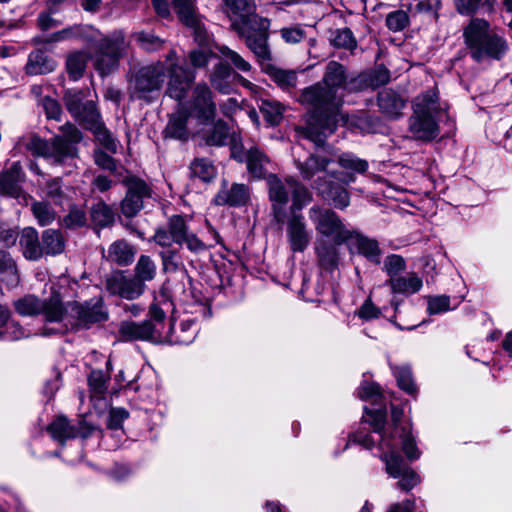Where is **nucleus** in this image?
Wrapping results in <instances>:
<instances>
[{
    "instance_id": "obj_35",
    "label": "nucleus",
    "mask_w": 512,
    "mask_h": 512,
    "mask_svg": "<svg viewBox=\"0 0 512 512\" xmlns=\"http://www.w3.org/2000/svg\"><path fill=\"white\" fill-rule=\"evenodd\" d=\"M42 256H56L65 249V240L62 233L57 229H46L41 235Z\"/></svg>"
},
{
    "instance_id": "obj_25",
    "label": "nucleus",
    "mask_w": 512,
    "mask_h": 512,
    "mask_svg": "<svg viewBox=\"0 0 512 512\" xmlns=\"http://www.w3.org/2000/svg\"><path fill=\"white\" fill-rule=\"evenodd\" d=\"M42 305L41 315H43L46 323H67L70 302L64 303L58 291L52 290L50 296L42 300Z\"/></svg>"
},
{
    "instance_id": "obj_49",
    "label": "nucleus",
    "mask_w": 512,
    "mask_h": 512,
    "mask_svg": "<svg viewBox=\"0 0 512 512\" xmlns=\"http://www.w3.org/2000/svg\"><path fill=\"white\" fill-rule=\"evenodd\" d=\"M15 310L21 316H35L41 314L42 299L34 295H26L14 303Z\"/></svg>"
},
{
    "instance_id": "obj_32",
    "label": "nucleus",
    "mask_w": 512,
    "mask_h": 512,
    "mask_svg": "<svg viewBox=\"0 0 512 512\" xmlns=\"http://www.w3.org/2000/svg\"><path fill=\"white\" fill-rule=\"evenodd\" d=\"M338 163L342 168L351 171V173H341L338 176L332 175V177L344 184H349L356 180L354 173L363 174L368 169V162L366 160L360 159L351 153L342 154L338 158Z\"/></svg>"
},
{
    "instance_id": "obj_31",
    "label": "nucleus",
    "mask_w": 512,
    "mask_h": 512,
    "mask_svg": "<svg viewBox=\"0 0 512 512\" xmlns=\"http://www.w3.org/2000/svg\"><path fill=\"white\" fill-rule=\"evenodd\" d=\"M19 245L23 256L30 261H37L42 257L41 241L38 232L33 227H25L19 237Z\"/></svg>"
},
{
    "instance_id": "obj_27",
    "label": "nucleus",
    "mask_w": 512,
    "mask_h": 512,
    "mask_svg": "<svg viewBox=\"0 0 512 512\" xmlns=\"http://www.w3.org/2000/svg\"><path fill=\"white\" fill-rule=\"evenodd\" d=\"M250 192L245 184L233 183L231 186L224 184L214 198L217 205L243 206L248 203Z\"/></svg>"
},
{
    "instance_id": "obj_38",
    "label": "nucleus",
    "mask_w": 512,
    "mask_h": 512,
    "mask_svg": "<svg viewBox=\"0 0 512 512\" xmlns=\"http://www.w3.org/2000/svg\"><path fill=\"white\" fill-rule=\"evenodd\" d=\"M95 135L97 141L108 151L115 153L118 147V141L113 137L110 131L104 126L101 121L100 114L96 117L94 122H88L85 126Z\"/></svg>"
},
{
    "instance_id": "obj_3",
    "label": "nucleus",
    "mask_w": 512,
    "mask_h": 512,
    "mask_svg": "<svg viewBox=\"0 0 512 512\" xmlns=\"http://www.w3.org/2000/svg\"><path fill=\"white\" fill-rule=\"evenodd\" d=\"M60 134L49 140L33 136L27 143L26 149L33 155L52 159L56 164H62L68 159L78 156L77 145L82 141V132L72 123L59 127Z\"/></svg>"
},
{
    "instance_id": "obj_33",
    "label": "nucleus",
    "mask_w": 512,
    "mask_h": 512,
    "mask_svg": "<svg viewBox=\"0 0 512 512\" xmlns=\"http://www.w3.org/2000/svg\"><path fill=\"white\" fill-rule=\"evenodd\" d=\"M327 240H318L315 244V253L319 266L326 271H333L338 267L339 253L337 246Z\"/></svg>"
},
{
    "instance_id": "obj_40",
    "label": "nucleus",
    "mask_w": 512,
    "mask_h": 512,
    "mask_svg": "<svg viewBox=\"0 0 512 512\" xmlns=\"http://www.w3.org/2000/svg\"><path fill=\"white\" fill-rule=\"evenodd\" d=\"M157 275V265L148 255H140L134 267L133 277L145 289V283L155 279Z\"/></svg>"
},
{
    "instance_id": "obj_12",
    "label": "nucleus",
    "mask_w": 512,
    "mask_h": 512,
    "mask_svg": "<svg viewBox=\"0 0 512 512\" xmlns=\"http://www.w3.org/2000/svg\"><path fill=\"white\" fill-rule=\"evenodd\" d=\"M226 13L235 32H245L247 25L263 23L262 17L256 13L254 0H225Z\"/></svg>"
},
{
    "instance_id": "obj_15",
    "label": "nucleus",
    "mask_w": 512,
    "mask_h": 512,
    "mask_svg": "<svg viewBox=\"0 0 512 512\" xmlns=\"http://www.w3.org/2000/svg\"><path fill=\"white\" fill-rule=\"evenodd\" d=\"M381 459L386 464L387 473L393 478H400L398 487L404 491L414 488L419 482V475L409 468L403 458L394 450L381 455Z\"/></svg>"
},
{
    "instance_id": "obj_44",
    "label": "nucleus",
    "mask_w": 512,
    "mask_h": 512,
    "mask_svg": "<svg viewBox=\"0 0 512 512\" xmlns=\"http://www.w3.org/2000/svg\"><path fill=\"white\" fill-rule=\"evenodd\" d=\"M387 284L393 293L412 294L422 288V279L416 274H409L408 277L390 278Z\"/></svg>"
},
{
    "instance_id": "obj_9",
    "label": "nucleus",
    "mask_w": 512,
    "mask_h": 512,
    "mask_svg": "<svg viewBox=\"0 0 512 512\" xmlns=\"http://www.w3.org/2000/svg\"><path fill=\"white\" fill-rule=\"evenodd\" d=\"M308 217L317 234L332 238L335 244L348 241L351 230L347 229L341 217L332 209L313 205L308 210Z\"/></svg>"
},
{
    "instance_id": "obj_30",
    "label": "nucleus",
    "mask_w": 512,
    "mask_h": 512,
    "mask_svg": "<svg viewBox=\"0 0 512 512\" xmlns=\"http://www.w3.org/2000/svg\"><path fill=\"white\" fill-rule=\"evenodd\" d=\"M378 106L386 117L398 119L402 116V110L406 106V100L397 92L391 89H385L378 94Z\"/></svg>"
},
{
    "instance_id": "obj_17",
    "label": "nucleus",
    "mask_w": 512,
    "mask_h": 512,
    "mask_svg": "<svg viewBox=\"0 0 512 512\" xmlns=\"http://www.w3.org/2000/svg\"><path fill=\"white\" fill-rule=\"evenodd\" d=\"M106 289L110 294L130 301L139 298L145 291L133 276L126 275L124 271L113 272L107 277Z\"/></svg>"
},
{
    "instance_id": "obj_24",
    "label": "nucleus",
    "mask_w": 512,
    "mask_h": 512,
    "mask_svg": "<svg viewBox=\"0 0 512 512\" xmlns=\"http://www.w3.org/2000/svg\"><path fill=\"white\" fill-rule=\"evenodd\" d=\"M209 82L212 88L221 94H230L236 80L243 78L232 67L222 61L216 63L209 72Z\"/></svg>"
},
{
    "instance_id": "obj_52",
    "label": "nucleus",
    "mask_w": 512,
    "mask_h": 512,
    "mask_svg": "<svg viewBox=\"0 0 512 512\" xmlns=\"http://www.w3.org/2000/svg\"><path fill=\"white\" fill-rule=\"evenodd\" d=\"M87 61L88 56L83 52H75L67 57V72L73 80H78L83 76Z\"/></svg>"
},
{
    "instance_id": "obj_62",
    "label": "nucleus",
    "mask_w": 512,
    "mask_h": 512,
    "mask_svg": "<svg viewBox=\"0 0 512 512\" xmlns=\"http://www.w3.org/2000/svg\"><path fill=\"white\" fill-rule=\"evenodd\" d=\"M409 24V16L403 10H396L386 17V26L389 30L398 32L405 29Z\"/></svg>"
},
{
    "instance_id": "obj_1",
    "label": "nucleus",
    "mask_w": 512,
    "mask_h": 512,
    "mask_svg": "<svg viewBox=\"0 0 512 512\" xmlns=\"http://www.w3.org/2000/svg\"><path fill=\"white\" fill-rule=\"evenodd\" d=\"M300 101L307 105L311 112L306 126L301 128L299 133L316 146H323L337 128L342 97L318 82L302 91Z\"/></svg>"
},
{
    "instance_id": "obj_37",
    "label": "nucleus",
    "mask_w": 512,
    "mask_h": 512,
    "mask_svg": "<svg viewBox=\"0 0 512 512\" xmlns=\"http://www.w3.org/2000/svg\"><path fill=\"white\" fill-rule=\"evenodd\" d=\"M54 69V61L41 50L31 52L25 66L26 73L29 75L47 74Z\"/></svg>"
},
{
    "instance_id": "obj_36",
    "label": "nucleus",
    "mask_w": 512,
    "mask_h": 512,
    "mask_svg": "<svg viewBox=\"0 0 512 512\" xmlns=\"http://www.w3.org/2000/svg\"><path fill=\"white\" fill-rule=\"evenodd\" d=\"M92 224L97 228H106L115 221L113 209L102 199L94 203L89 210Z\"/></svg>"
},
{
    "instance_id": "obj_58",
    "label": "nucleus",
    "mask_w": 512,
    "mask_h": 512,
    "mask_svg": "<svg viewBox=\"0 0 512 512\" xmlns=\"http://www.w3.org/2000/svg\"><path fill=\"white\" fill-rule=\"evenodd\" d=\"M331 43L334 47L348 50H353L357 45L351 30L348 28L336 30L332 34Z\"/></svg>"
},
{
    "instance_id": "obj_20",
    "label": "nucleus",
    "mask_w": 512,
    "mask_h": 512,
    "mask_svg": "<svg viewBox=\"0 0 512 512\" xmlns=\"http://www.w3.org/2000/svg\"><path fill=\"white\" fill-rule=\"evenodd\" d=\"M119 334L126 341L158 342L162 339V331L158 325L148 320L142 322L124 321L120 324Z\"/></svg>"
},
{
    "instance_id": "obj_21",
    "label": "nucleus",
    "mask_w": 512,
    "mask_h": 512,
    "mask_svg": "<svg viewBox=\"0 0 512 512\" xmlns=\"http://www.w3.org/2000/svg\"><path fill=\"white\" fill-rule=\"evenodd\" d=\"M293 180L292 178H287L285 181H282L275 175H270L268 178L269 198L272 201L274 218L278 223L283 221L284 207L288 203L291 194L290 182Z\"/></svg>"
},
{
    "instance_id": "obj_46",
    "label": "nucleus",
    "mask_w": 512,
    "mask_h": 512,
    "mask_svg": "<svg viewBox=\"0 0 512 512\" xmlns=\"http://www.w3.org/2000/svg\"><path fill=\"white\" fill-rule=\"evenodd\" d=\"M330 160L311 154L304 162H297V167L305 180L312 179L318 172L325 171Z\"/></svg>"
},
{
    "instance_id": "obj_22",
    "label": "nucleus",
    "mask_w": 512,
    "mask_h": 512,
    "mask_svg": "<svg viewBox=\"0 0 512 512\" xmlns=\"http://www.w3.org/2000/svg\"><path fill=\"white\" fill-rule=\"evenodd\" d=\"M348 76L345 67L336 62L330 61L327 63L322 79V84L329 90H333L335 94H338L340 88L348 89L349 91L358 89V82H362V78L358 77L350 82L347 81Z\"/></svg>"
},
{
    "instance_id": "obj_53",
    "label": "nucleus",
    "mask_w": 512,
    "mask_h": 512,
    "mask_svg": "<svg viewBox=\"0 0 512 512\" xmlns=\"http://www.w3.org/2000/svg\"><path fill=\"white\" fill-rule=\"evenodd\" d=\"M293 203L291 213L300 211L307 203L311 201V193L297 180L290 182Z\"/></svg>"
},
{
    "instance_id": "obj_43",
    "label": "nucleus",
    "mask_w": 512,
    "mask_h": 512,
    "mask_svg": "<svg viewBox=\"0 0 512 512\" xmlns=\"http://www.w3.org/2000/svg\"><path fill=\"white\" fill-rule=\"evenodd\" d=\"M172 306L173 304L170 301L168 295L164 291H161L159 295L155 297L154 302L149 307L150 319L148 321H151L153 324H157L162 331L166 312L171 309Z\"/></svg>"
},
{
    "instance_id": "obj_19",
    "label": "nucleus",
    "mask_w": 512,
    "mask_h": 512,
    "mask_svg": "<svg viewBox=\"0 0 512 512\" xmlns=\"http://www.w3.org/2000/svg\"><path fill=\"white\" fill-rule=\"evenodd\" d=\"M166 69L169 75L166 94L170 98L181 102L195 80V73L178 63H172Z\"/></svg>"
},
{
    "instance_id": "obj_26",
    "label": "nucleus",
    "mask_w": 512,
    "mask_h": 512,
    "mask_svg": "<svg viewBox=\"0 0 512 512\" xmlns=\"http://www.w3.org/2000/svg\"><path fill=\"white\" fill-rule=\"evenodd\" d=\"M24 179L25 174L20 162H13L9 168L0 172V193L10 197H18Z\"/></svg>"
},
{
    "instance_id": "obj_60",
    "label": "nucleus",
    "mask_w": 512,
    "mask_h": 512,
    "mask_svg": "<svg viewBox=\"0 0 512 512\" xmlns=\"http://www.w3.org/2000/svg\"><path fill=\"white\" fill-rule=\"evenodd\" d=\"M272 79L283 89L296 86L297 76L293 71L273 68L270 72Z\"/></svg>"
},
{
    "instance_id": "obj_29",
    "label": "nucleus",
    "mask_w": 512,
    "mask_h": 512,
    "mask_svg": "<svg viewBox=\"0 0 512 512\" xmlns=\"http://www.w3.org/2000/svg\"><path fill=\"white\" fill-rule=\"evenodd\" d=\"M313 188L316 189L324 199H329L337 209L343 210L350 204V194L345 188L327 183L321 177L314 182Z\"/></svg>"
},
{
    "instance_id": "obj_57",
    "label": "nucleus",
    "mask_w": 512,
    "mask_h": 512,
    "mask_svg": "<svg viewBox=\"0 0 512 512\" xmlns=\"http://www.w3.org/2000/svg\"><path fill=\"white\" fill-rule=\"evenodd\" d=\"M451 299L447 295H435L427 298V312L430 315L442 314L453 310L456 306L451 307Z\"/></svg>"
},
{
    "instance_id": "obj_2",
    "label": "nucleus",
    "mask_w": 512,
    "mask_h": 512,
    "mask_svg": "<svg viewBox=\"0 0 512 512\" xmlns=\"http://www.w3.org/2000/svg\"><path fill=\"white\" fill-rule=\"evenodd\" d=\"M463 37L470 56L477 62L501 60L509 50L505 37L481 18H473L464 28Z\"/></svg>"
},
{
    "instance_id": "obj_23",
    "label": "nucleus",
    "mask_w": 512,
    "mask_h": 512,
    "mask_svg": "<svg viewBox=\"0 0 512 512\" xmlns=\"http://www.w3.org/2000/svg\"><path fill=\"white\" fill-rule=\"evenodd\" d=\"M231 155L239 162L245 161L248 172L254 177L261 179L265 177L270 166L269 157L258 147H250L245 154L239 152L236 147L232 148Z\"/></svg>"
},
{
    "instance_id": "obj_47",
    "label": "nucleus",
    "mask_w": 512,
    "mask_h": 512,
    "mask_svg": "<svg viewBox=\"0 0 512 512\" xmlns=\"http://www.w3.org/2000/svg\"><path fill=\"white\" fill-rule=\"evenodd\" d=\"M259 110L270 126L278 125L283 118L284 108L277 101L270 99L261 100Z\"/></svg>"
},
{
    "instance_id": "obj_8",
    "label": "nucleus",
    "mask_w": 512,
    "mask_h": 512,
    "mask_svg": "<svg viewBox=\"0 0 512 512\" xmlns=\"http://www.w3.org/2000/svg\"><path fill=\"white\" fill-rule=\"evenodd\" d=\"M128 42L122 31H114L100 39L95 46L94 67L102 75H108L118 68L120 58L125 54Z\"/></svg>"
},
{
    "instance_id": "obj_6",
    "label": "nucleus",
    "mask_w": 512,
    "mask_h": 512,
    "mask_svg": "<svg viewBox=\"0 0 512 512\" xmlns=\"http://www.w3.org/2000/svg\"><path fill=\"white\" fill-rule=\"evenodd\" d=\"M107 319L108 312L101 299H92L84 303L71 301L67 323L58 328L44 326L40 331V335L46 337L54 334H63L69 330L89 329L92 325L104 322Z\"/></svg>"
},
{
    "instance_id": "obj_51",
    "label": "nucleus",
    "mask_w": 512,
    "mask_h": 512,
    "mask_svg": "<svg viewBox=\"0 0 512 512\" xmlns=\"http://www.w3.org/2000/svg\"><path fill=\"white\" fill-rule=\"evenodd\" d=\"M61 224L67 229H79L87 224V215L84 208L71 205L68 213L62 218Z\"/></svg>"
},
{
    "instance_id": "obj_45",
    "label": "nucleus",
    "mask_w": 512,
    "mask_h": 512,
    "mask_svg": "<svg viewBox=\"0 0 512 512\" xmlns=\"http://www.w3.org/2000/svg\"><path fill=\"white\" fill-rule=\"evenodd\" d=\"M213 125L202 133L203 141L209 146H223L229 135L227 124L223 120L212 122Z\"/></svg>"
},
{
    "instance_id": "obj_10",
    "label": "nucleus",
    "mask_w": 512,
    "mask_h": 512,
    "mask_svg": "<svg viewBox=\"0 0 512 512\" xmlns=\"http://www.w3.org/2000/svg\"><path fill=\"white\" fill-rule=\"evenodd\" d=\"M217 106L213 92L205 82L196 84L188 102V115L200 124L208 125L215 121Z\"/></svg>"
},
{
    "instance_id": "obj_28",
    "label": "nucleus",
    "mask_w": 512,
    "mask_h": 512,
    "mask_svg": "<svg viewBox=\"0 0 512 512\" xmlns=\"http://www.w3.org/2000/svg\"><path fill=\"white\" fill-rule=\"evenodd\" d=\"M348 245L356 248L357 252L363 255L370 262L380 264L381 249L377 240L364 236L356 230H351Z\"/></svg>"
},
{
    "instance_id": "obj_41",
    "label": "nucleus",
    "mask_w": 512,
    "mask_h": 512,
    "mask_svg": "<svg viewBox=\"0 0 512 512\" xmlns=\"http://www.w3.org/2000/svg\"><path fill=\"white\" fill-rule=\"evenodd\" d=\"M215 47L219 53V61H222L232 67V69L234 68L243 73H248L251 71V64L245 60L238 52L232 50L226 45H216Z\"/></svg>"
},
{
    "instance_id": "obj_63",
    "label": "nucleus",
    "mask_w": 512,
    "mask_h": 512,
    "mask_svg": "<svg viewBox=\"0 0 512 512\" xmlns=\"http://www.w3.org/2000/svg\"><path fill=\"white\" fill-rule=\"evenodd\" d=\"M406 268L405 260L402 256L391 254L384 261V270L390 278H397L398 274Z\"/></svg>"
},
{
    "instance_id": "obj_14",
    "label": "nucleus",
    "mask_w": 512,
    "mask_h": 512,
    "mask_svg": "<svg viewBox=\"0 0 512 512\" xmlns=\"http://www.w3.org/2000/svg\"><path fill=\"white\" fill-rule=\"evenodd\" d=\"M286 240L293 253H303L310 245L312 231L301 213L293 212L287 217Z\"/></svg>"
},
{
    "instance_id": "obj_16",
    "label": "nucleus",
    "mask_w": 512,
    "mask_h": 512,
    "mask_svg": "<svg viewBox=\"0 0 512 512\" xmlns=\"http://www.w3.org/2000/svg\"><path fill=\"white\" fill-rule=\"evenodd\" d=\"M63 100L69 113L83 126L88 122H94L100 114L94 101L85 100L84 92L81 90H67Z\"/></svg>"
},
{
    "instance_id": "obj_13",
    "label": "nucleus",
    "mask_w": 512,
    "mask_h": 512,
    "mask_svg": "<svg viewBox=\"0 0 512 512\" xmlns=\"http://www.w3.org/2000/svg\"><path fill=\"white\" fill-rule=\"evenodd\" d=\"M263 23L256 25H247L245 32H236L237 35L245 39L247 47L254 53L261 64L271 59L268 47V29L270 22L268 19H262Z\"/></svg>"
},
{
    "instance_id": "obj_55",
    "label": "nucleus",
    "mask_w": 512,
    "mask_h": 512,
    "mask_svg": "<svg viewBox=\"0 0 512 512\" xmlns=\"http://www.w3.org/2000/svg\"><path fill=\"white\" fill-rule=\"evenodd\" d=\"M362 78V82H358L359 85L358 89L362 88V84L365 82L368 86H371L373 88H377L379 86L385 85L390 80V71L385 68L384 66H379L375 68L372 72H370L367 75V78L364 79L363 76H360Z\"/></svg>"
},
{
    "instance_id": "obj_39",
    "label": "nucleus",
    "mask_w": 512,
    "mask_h": 512,
    "mask_svg": "<svg viewBox=\"0 0 512 512\" xmlns=\"http://www.w3.org/2000/svg\"><path fill=\"white\" fill-rule=\"evenodd\" d=\"M367 415L369 416L370 425L373 427L374 431L381 435V440L379 446L381 449H389L394 450L396 448V444L392 442V437L384 433V426L386 422V411L385 410H377V411H368L366 410Z\"/></svg>"
},
{
    "instance_id": "obj_48",
    "label": "nucleus",
    "mask_w": 512,
    "mask_h": 512,
    "mask_svg": "<svg viewBox=\"0 0 512 512\" xmlns=\"http://www.w3.org/2000/svg\"><path fill=\"white\" fill-rule=\"evenodd\" d=\"M172 6L183 24H192L200 15L195 6V0H172Z\"/></svg>"
},
{
    "instance_id": "obj_59",
    "label": "nucleus",
    "mask_w": 512,
    "mask_h": 512,
    "mask_svg": "<svg viewBox=\"0 0 512 512\" xmlns=\"http://www.w3.org/2000/svg\"><path fill=\"white\" fill-rule=\"evenodd\" d=\"M398 386L409 394L416 391L411 370L408 367H395L393 370Z\"/></svg>"
},
{
    "instance_id": "obj_61",
    "label": "nucleus",
    "mask_w": 512,
    "mask_h": 512,
    "mask_svg": "<svg viewBox=\"0 0 512 512\" xmlns=\"http://www.w3.org/2000/svg\"><path fill=\"white\" fill-rule=\"evenodd\" d=\"M45 194L47 198L54 202V204L62 205L65 199V193L63 191L61 178H53L47 181Z\"/></svg>"
},
{
    "instance_id": "obj_42",
    "label": "nucleus",
    "mask_w": 512,
    "mask_h": 512,
    "mask_svg": "<svg viewBox=\"0 0 512 512\" xmlns=\"http://www.w3.org/2000/svg\"><path fill=\"white\" fill-rule=\"evenodd\" d=\"M187 119V114L182 110L173 113L164 130L165 136L168 138L185 140L188 135Z\"/></svg>"
},
{
    "instance_id": "obj_4",
    "label": "nucleus",
    "mask_w": 512,
    "mask_h": 512,
    "mask_svg": "<svg viewBox=\"0 0 512 512\" xmlns=\"http://www.w3.org/2000/svg\"><path fill=\"white\" fill-rule=\"evenodd\" d=\"M409 118V132L415 140L429 142L439 135V117L442 109L434 89L423 92L413 100Z\"/></svg>"
},
{
    "instance_id": "obj_54",
    "label": "nucleus",
    "mask_w": 512,
    "mask_h": 512,
    "mask_svg": "<svg viewBox=\"0 0 512 512\" xmlns=\"http://www.w3.org/2000/svg\"><path fill=\"white\" fill-rule=\"evenodd\" d=\"M190 170L193 176L205 182L212 180L216 174L212 163L205 158L195 159L190 165Z\"/></svg>"
},
{
    "instance_id": "obj_18",
    "label": "nucleus",
    "mask_w": 512,
    "mask_h": 512,
    "mask_svg": "<svg viewBox=\"0 0 512 512\" xmlns=\"http://www.w3.org/2000/svg\"><path fill=\"white\" fill-rule=\"evenodd\" d=\"M47 430L54 440L64 444L68 439L89 437L94 427L88 424L84 419L80 420L77 425H71L66 417L58 416L48 426Z\"/></svg>"
},
{
    "instance_id": "obj_64",
    "label": "nucleus",
    "mask_w": 512,
    "mask_h": 512,
    "mask_svg": "<svg viewBox=\"0 0 512 512\" xmlns=\"http://www.w3.org/2000/svg\"><path fill=\"white\" fill-rule=\"evenodd\" d=\"M279 33L287 44H297L306 38V31L300 25L283 27Z\"/></svg>"
},
{
    "instance_id": "obj_34",
    "label": "nucleus",
    "mask_w": 512,
    "mask_h": 512,
    "mask_svg": "<svg viewBox=\"0 0 512 512\" xmlns=\"http://www.w3.org/2000/svg\"><path fill=\"white\" fill-rule=\"evenodd\" d=\"M135 255L136 249L126 240L120 239L110 245L106 258L119 266H128L134 261Z\"/></svg>"
},
{
    "instance_id": "obj_56",
    "label": "nucleus",
    "mask_w": 512,
    "mask_h": 512,
    "mask_svg": "<svg viewBox=\"0 0 512 512\" xmlns=\"http://www.w3.org/2000/svg\"><path fill=\"white\" fill-rule=\"evenodd\" d=\"M166 248V250H163L159 253V256L162 261L163 270L165 272H175L179 269L181 265V256L179 249L174 248L172 246Z\"/></svg>"
},
{
    "instance_id": "obj_50",
    "label": "nucleus",
    "mask_w": 512,
    "mask_h": 512,
    "mask_svg": "<svg viewBox=\"0 0 512 512\" xmlns=\"http://www.w3.org/2000/svg\"><path fill=\"white\" fill-rule=\"evenodd\" d=\"M31 211L37 220V223L42 227L52 224L56 219L55 210L48 202L45 201L33 202L31 205Z\"/></svg>"
},
{
    "instance_id": "obj_7",
    "label": "nucleus",
    "mask_w": 512,
    "mask_h": 512,
    "mask_svg": "<svg viewBox=\"0 0 512 512\" xmlns=\"http://www.w3.org/2000/svg\"><path fill=\"white\" fill-rule=\"evenodd\" d=\"M166 78L165 62L161 61L131 72L127 87L130 98L152 103L159 97Z\"/></svg>"
},
{
    "instance_id": "obj_11",
    "label": "nucleus",
    "mask_w": 512,
    "mask_h": 512,
    "mask_svg": "<svg viewBox=\"0 0 512 512\" xmlns=\"http://www.w3.org/2000/svg\"><path fill=\"white\" fill-rule=\"evenodd\" d=\"M121 182L127 188L121 202V212L126 217H134L143 208L144 199L151 196V188L143 179L134 175L125 176Z\"/></svg>"
},
{
    "instance_id": "obj_5",
    "label": "nucleus",
    "mask_w": 512,
    "mask_h": 512,
    "mask_svg": "<svg viewBox=\"0 0 512 512\" xmlns=\"http://www.w3.org/2000/svg\"><path fill=\"white\" fill-rule=\"evenodd\" d=\"M152 240L161 247H170L173 244L185 246L195 255L205 253L214 246L192 232L186 219L181 215L170 216L164 226L155 230Z\"/></svg>"
}]
</instances>
